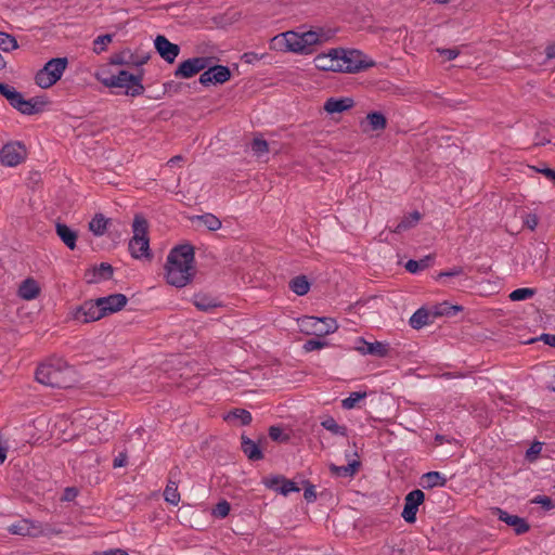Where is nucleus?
Here are the masks:
<instances>
[{"mask_svg": "<svg viewBox=\"0 0 555 555\" xmlns=\"http://www.w3.org/2000/svg\"><path fill=\"white\" fill-rule=\"evenodd\" d=\"M17 41L14 37L9 34L0 31V49L4 52H9L17 49Z\"/></svg>", "mask_w": 555, "mask_h": 555, "instance_id": "nucleus-39", "label": "nucleus"}, {"mask_svg": "<svg viewBox=\"0 0 555 555\" xmlns=\"http://www.w3.org/2000/svg\"><path fill=\"white\" fill-rule=\"evenodd\" d=\"M283 478L282 476H271V477H267L263 481V483L266 485V487H268L269 489H272V490H275L279 492V489L281 487V483L283 481Z\"/></svg>", "mask_w": 555, "mask_h": 555, "instance_id": "nucleus-48", "label": "nucleus"}, {"mask_svg": "<svg viewBox=\"0 0 555 555\" xmlns=\"http://www.w3.org/2000/svg\"><path fill=\"white\" fill-rule=\"evenodd\" d=\"M330 31L324 29L308 30L305 33L286 31L272 38L270 48L275 51L309 54L318 44L328 41Z\"/></svg>", "mask_w": 555, "mask_h": 555, "instance_id": "nucleus-1", "label": "nucleus"}, {"mask_svg": "<svg viewBox=\"0 0 555 555\" xmlns=\"http://www.w3.org/2000/svg\"><path fill=\"white\" fill-rule=\"evenodd\" d=\"M304 496L307 501H313L315 500L317 495H315V491H314V488L313 487H308L305 489V493H304Z\"/></svg>", "mask_w": 555, "mask_h": 555, "instance_id": "nucleus-57", "label": "nucleus"}, {"mask_svg": "<svg viewBox=\"0 0 555 555\" xmlns=\"http://www.w3.org/2000/svg\"><path fill=\"white\" fill-rule=\"evenodd\" d=\"M431 260H433L431 256H426V257H424L423 259H421L418 261H416V260H409L405 263V269L409 272H411V273H416L420 270H423V269L427 268L429 266V263L431 262Z\"/></svg>", "mask_w": 555, "mask_h": 555, "instance_id": "nucleus-37", "label": "nucleus"}, {"mask_svg": "<svg viewBox=\"0 0 555 555\" xmlns=\"http://www.w3.org/2000/svg\"><path fill=\"white\" fill-rule=\"evenodd\" d=\"M77 495V490L75 488H67L65 490V500H72Z\"/></svg>", "mask_w": 555, "mask_h": 555, "instance_id": "nucleus-61", "label": "nucleus"}, {"mask_svg": "<svg viewBox=\"0 0 555 555\" xmlns=\"http://www.w3.org/2000/svg\"><path fill=\"white\" fill-rule=\"evenodd\" d=\"M127 461H128L127 454H126V453H124V452H120V453H119V454L114 459L113 466H114L115 468L124 467V466H126Z\"/></svg>", "mask_w": 555, "mask_h": 555, "instance_id": "nucleus-52", "label": "nucleus"}, {"mask_svg": "<svg viewBox=\"0 0 555 555\" xmlns=\"http://www.w3.org/2000/svg\"><path fill=\"white\" fill-rule=\"evenodd\" d=\"M421 219V214L418 211H414L405 217L397 224L393 230L396 233H402L417 224Z\"/></svg>", "mask_w": 555, "mask_h": 555, "instance_id": "nucleus-32", "label": "nucleus"}, {"mask_svg": "<svg viewBox=\"0 0 555 555\" xmlns=\"http://www.w3.org/2000/svg\"><path fill=\"white\" fill-rule=\"evenodd\" d=\"M541 340L544 341L546 345L555 348V335H553V334H543L541 336Z\"/></svg>", "mask_w": 555, "mask_h": 555, "instance_id": "nucleus-56", "label": "nucleus"}, {"mask_svg": "<svg viewBox=\"0 0 555 555\" xmlns=\"http://www.w3.org/2000/svg\"><path fill=\"white\" fill-rule=\"evenodd\" d=\"M337 49H331L327 53H321L314 57V66L320 70L340 72Z\"/></svg>", "mask_w": 555, "mask_h": 555, "instance_id": "nucleus-17", "label": "nucleus"}, {"mask_svg": "<svg viewBox=\"0 0 555 555\" xmlns=\"http://www.w3.org/2000/svg\"><path fill=\"white\" fill-rule=\"evenodd\" d=\"M431 317L433 313H430L428 310H426L425 308H420L412 314L409 323L413 328L418 330L427 325L430 322Z\"/></svg>", "mask_w": 555, "mask_h": 555, "instance_id": "nucleus-29", "label": "nucleus"}, {"mask_svg": "<svg viewBox=\"0 0 555 555\" xmlns=\"http://www.w3.org/2000/svg\"><path fill=\"white\" fill-rule=\"evenodd\" d=\"M365 397L366 392H351L349 397L341 401V406L347 410L353 409L357 405V403L363 400Z\"/></svg>", "mask_w": 555, "mask_h": 555, "instance_id": "nucleus-41", "label": "nucleus"}, {"mask_svg": "<svg viewBox=\"0 0 555 555\" xmlns=\"http://www.w3.org/2000/svg\"><path fill=\"white\" fill-rule=\"evenodd\" d=\"M113 274V268L106 262H102L100 266L92 268L86 273L88 283H99L111 279Z\"/></svg>", "mask_w": 555, "mask_h": 555, "instance_id": "nucleus-21", "label": "nucleus"}, {"mask_svg": "<svg viewBox=\"0 0 555 555\" xmlns=\"http://www.w3.org/2000/svg\"><path fill=\"white\" fill-rule=\"evenodd\" d=\"M164 496H165V500L172 504V505H177L180 501V494L178 492V487L176 486L175 482L170 481L165 491H164Z\"/></svg>", "mask_w": 555, "mask_h": 555, "instance_id": "nucleus-38", "label": "nucleus"}, {"mask_svg": "<svg viewBox=\"0 0 555 555\" xmlns=\"http://www.w3.org/2000/svg\"><path fill=\"white\" fill-rule=\"evenodd\" d=\"M108 219L102 214L95 215L89 222V230L96 236H101L105 233L107 228Z\"/></svg>", "mask_w": 555, "mask_h": 555, "instance_id": "nucleus-31", "label": "nucleus"}, {"mask_svg": "<svg viewBox=\"0 0 555 555\" xmlns=\"http://www.w3.org/2000/svg\"><path fill=\"white\" fill-rule=\"evenodd\" d=\"M35 376L38 383L56 388L70 387L76 380L74 369L61 358H50L42 362Z\"/></svg>", "mask_w": 555, "mask_h": 555, "instance_id": "nucleus-3", "label": "nucleus"}, {"mask_svg": "<svg viewBox=\"0 0 555 555\" xmlns=\"http://www.w3.org/2000/svg\"><path fill=\"white\" fill-rule=\"evenodd\" d=\"M326 344L318 339H310L304 344V349L307 352L322 349Z\"/></svg>", "mask_w": 555, "mask_h": 555, "instance_id": "nucleus-49", "label": "nucleus"}, {"mask_svg": "<svg viewBox=\"0 0 555 555\" xmlns=\"http://www.w3.org/2000/svg\"><path fill=\"white\" fill-rule=\"evenodd\" d=\"M462 269L461 268H454L450 271H444V272H441L439 274V278H442V276H456V275H460L462 274Z\"/></svg>", "mask_w": 555, "mask_h": 555, "instance_id": "nucleus-58", "label": "nucleus"}, {"mask_svg": "<svg viewBox=\"0 0 555 555\" xmlns=\"http://www.w3.org/2000/svg\"><path fill=\"white\" fill-rule=\"evenodd\" d=\"M70 317L78 322L89 323L103 318L102 309L98 300H88L70 311Z\"/></svg>", "mask_w": 555, "mask_h": 555, "instance_id": "nucleus-9", "label": "nucleus"}, {"mask_svg": "<svg viewBox=\"0 0 555 555\" xmlns=\"http://www.w3.org/2000/svg\"><path fill=\"white\" fill-rule=\"evenodd\" d=\"M157 53L168 63H173L180 53V47L170 42L165 36L158 35L154 40Z\"/></svg>", "mask_w": 555, "mask_h": 555, "instance_id": "nucleus-15", "label": "nucleus"}, {"mask_svg": "<svg viewBox=\"0 0 555 555\" xmlns=\"http://www.w3.org/2000/svg\"><path fill=\"white\" fill-rule=\"evenodd\" d=\"M534 294H535L534 288L526 287V288H517V289L513 291L508 297L512 301H520V300H526V299L533 297Z\"/></svg>", "mask_w": 555, "mask_h": 555, "instance_id": "nucleus-40", "label": "nucleus"}, {"mask_svg": "<svg viewBox=\"0 0 555 555\" xmlns=\"http://www.w3.org/2000/svg\"><path fill=\"white\" fill-rule=\"evenodd\" d=\"M299 331L306 335L325 336L337 331L338 324L332 318L302 317L297 320Z\"/></svg>", "mask_w": 555, "mask_h": 555, "instance_id": "nucleus-6", "label": "nucleus"}, {"mask_svg": "<svg viewBox=\"0 0 555 555\" xmlns=\"http://www.w3.org/2000/svg\"><path fill=\"white\" fill-rule=\"evenodd\" d=\"M231 73L227 66L216 65L205 70L199 82L204 86L223 83L230 79Z\"/></svg>", "mask_w": 555, "mask_h": 555, "instance_id": "nucleus-14", "label": "nucleus"}, {"mask_svg": "<svg viewBox=\"0 0 555 555\" xmlns=\"http://www.w3.org/2000/svg\"><path fill=\"white\" fill-rule=\"evenodd\" d=\"M459 310H461L460 307L450 306L449 304L443 302L435 307V310L433 311V317L454 314Z\"/></svg>", "mask_w": 555, "mask_h": 555, "instance_id": "nucleus-43", "label": "nucleus"}, {"mask_svg": "<svg viewBox=\"0 0 555 555\" xmlns=\"http://www.w3.org/2000/svg\"><path fill=\"white\" fill-rule=\"evenodd\" d=\"M269 436H270V438H271L272 440L278 441V440H280V439H281V437H282V429H281V428H279V427H274V426H272V427H270V429H269Z\"/></svg>", "mask_w": 555, "mask_h": 555, "instance_id": "nucleus-55", "label": "nucleus"}, {"mask_svg": "<svg viewBox=\"0 0 555 555\" xmlns=\"http://www.w3.org/2000/svg\"><path fill=\"white\" fill-rule=\"evenodd\" d=\"M112 41H113V35H109V34L101 35L93 40L92 51L95 54H101L102 52H104L107 49L108 44Z\"/></svg>", "mask_w": 555, "mask_h": 555, "instance_id": "nucleus-36", "label": "nucleus"}, {"mask_svg": "<svg viewBox=\"0 0 555 555\" xmlns=\"http://www.w3.org/2000/svg\"><path fill=\"white\" fill-rule=\"evenodd\" d=\"M26 158V149L20 142H11L0 150V162L8 167H14Z\"/></svg>", "mask_w": 555, "mask_h": 555, "instance_id": "nucleus-11", "label": "nucleus"}, {"mask_svg": "<svg viewBox=\"0 0 555 555\" xmlns=\"http://www.w3.org/2000/svg\"><path fill=\"white\" fill-rule=\"evenodd\" d=\"M7 459V449L0 446V464Z\"/></svg>", "mask_w": 555, "mask_h": 555, "instance_id": "nucleus-63", "label": "nucleus"}, {"mask_svg": "<svg viewBox=\"0 0 555 555\" xmlns=\"http://www.w3.org/2000/svg\"><path fill=\"white\" fill-rule=\"evenodd\" d=\"M251 150L257 156H262L263 154L269 152V146L267 141L260 138H255L251 143Z\"/></svg>", "mask_w": 555, "mask_h": 555, "instance_id": "nucleus-44", "label": "nucleus"}, {"mask_svg": "<svg viewBox=\"0 0 555 555\" xmlns=\"http://www.w3.org/2000/svg\"><path fill=\"white\" fill-rule=\"evenodd\" d=\"M128 52H122L121 55L119 56H115L113 60H112V63L114 64H128L129 61L125 59V55L127 54Z\"/></svg>", "mask_w": 555, "mask_h": 555, "instance_id": "nucleus-60", "label": "nucleus"}, {"mask_svg": "<svg viewBox=\"0 0 555 555\" xmlns=\"http://www.w3.org/2000/svg\"><path fill=\"white\" fill-rule=\"evenodd\" d=\"M166 281L176 287H183L194 276V250L190 245L172 248L168 254L166 266Z\"/></svg>", "mask_w": 555, "mask_h": 555, "instance_id": "nucleus-2", "label": "nucleus"}, {"mask_svg": "<svg viewBox=\"0 0 555 555\" xmlns=\"http://www.w3.org/2000/svg\"><path fill=\"white\" fill-rule=\"evenodd\" d=\"M289 288L298 296H304L309 292L310 283L304 275L296 276L289 282Z\"/></svg>", "mask_w": 555, "mask_h": 555, "instance_id": "nucleus-33", "label": "nucleus"}, {"mask_svg": "<svg viewBox=\"0 0 555 555\" xmlns=\"http://www.w3.org/2000/svg\"><path fill=\"white\" fill-rule=\"evenodd\" d=\"M537 171L541 172L547 179H550V180L555 182V170L554 169H551V168H547V167H543V168H538Z\"/></svg>", "mask_w": 555, "mask_h": 555, "instance_id": "nucleus-54", "label": "nucleus"}, {"mask_svg": "<svg viewBox=\"0 0 555 555\" xmlns=\"http://www.w3.org/2000/svg\"><path fill=\"white\" fill-rule=\"evenodd\" d=\"M102 555H129L127 552L122 550H109L107 552H104Z\"/></svg>", "mask_w": 555, "mask_h": 555, "instance_id": "nucleus-62", "label": "nucleus"}, {"mask_svg": "<svg viewBox=\"0 0 555 555\" xmlns=\"http://www.w3.org/2000/svg\"><path fill=\"white\" fill-rule=\"evenodd\" d=\"M346 457L349 459V454H346ZM360 467V461L357 459L348 460L347 465H330L331 473L336 477H352L356 475Z\"/></svg>", "mask_w": 555, "mask_h": 555, "instance_id": "nucleus-22", "label": "nucleus"}, {"mask_svg": "<svg viewBox=\"0 0 555 555\" xmlns=\"http://www.w3.org/2000/svg\"><path fill=\"white\" fill-rule=\"evenodd\" d=\"M447 478L439 472H429L422 476V485L424 488L443 487Z\"/></svg>", "mask_w": 555, "mask_h": 555, "instance_id": "nucleus-30", "label": "nucleus"}, {"mask_svg": "<svg viewBox=\"0 0 555 555\" xmlns=\"http://www.w3.org/2000/svg\"><path fill=\"white\" fill-rule=\"evenodd\" d=\"M321 425L322 427H324L326 430L331 431L334 435H347L346 426L337 424V422L332 416H326L325 418H323Z\"/></svg>", "mask_w": 555, "mask_h": 555, "instance_id": "nucleus-34", "label": "nucleus"}, {"mask_svg": "<svg viewBox=\"0 0 555 555\" xmlns=\"http://www.w3.org/2000/svg\"><path fill=\"white\" fill-rule=\"evenodd\" d=\"M341 73H358L374 66V62L359 50L337 49Z\"/></svg>", "mask_w": 555, "mask_h": 555, "instance_id": "nucleus-5", "label": "nucleus"}, {"mask_svg": "<svg viewBox=\"0 0 555 555\" xmlns=\"http://www.w3.org/2000/svg\"><path fill=\"white\" fill-rule=\"evenodd\" d=\"M242 450L251 461H258L263 457L258 444L248 437L242 436Z\"/></svg>", "mask_w": 555, "mask_h": 555, "instance_id": "nucleus-28", "label": "nucleus"}, {"mask_svg": "<svg viewBox=\"0 0 555 555\" xmlns=\"http://www.w3.org/2000/svg\"><path fill=\"white\" fill-rule=\"evenodd\" d=\"M300 489L297 485L288 479L283 478L279 492L283 495H288L291 492H299Z\"/></svg>", "mask_w": 555, "mask_h": 555, "instance_id": "nucleus-45", "label": "nucleus"}, {"mask_svg": "<svg viewBox=\"0 0 555 555\" xmlns=\"http://www.w3.org/2000/svg\"><path fill=\"white\" fill-rule=\"evenodd\" d=\"M225 421H238L242 425H248L251 422V414L244 409H235L227 414Z\"/></svg>", "mask_w": 555, "mask_h": 555, "instance_id": "nucleus-35", "label": "nucleus"}, {"mask_svg": "<svg viewBox=\"0 0 555 555\" xmlns=\"http://www.w3.org/2000/svg\"><path fill=\"white\" fill-rule=\"evenodd\" d=\"M386 117L378 112H373L367 114L365 121H362L361 126L364 131L367 130H383L386 127Z\"/></svg>", "mask_w": 555, "mask_h": 555, "instance_id": "nucleus-24", "label": "nucleus"}, {"mask_svg": "<svg viewBox=\"0 0 555 555\" xmlns=\"http://www.w3.org/2000/svg\"><path fill=\"white\" fill-rule=\"evenodd\" d=\"M522 221H524V224L532 231L537 228V225L539 223V219H538L537 215H534V214H526L522 217Z\"/></svg>", "mask_w": 555, "mask_h": 555, "instance_id": "nucleus-50", "label": "nucleus"}, {"mask_svg": "<svg viewBox=\"0 0 555 555\" xmlns=\"http://www.w3.org/2000/svg\"><path fill=\"white\" fill-rule=\"evenodd\" d=\"M437 52L440 55H443L448 61L454 60L460 53L457 49H442V48H438Z\"/></svg>", "mask_w": 555, "mask_h": 555, "instance_id": "nucleus-51", "label": "nucleus"}, {"mask_svg": "<svg viewBox=\"0 0 555 555\" xmlns=\"http://www.w3.org/2000/svg\"><path fill=\"white\" fill-rule=\"evenodd\" d=\"M545 54H546L547 60L555 59V42H553L546 47Z\"/></svg>", "mask_w": 555, "mask_h": 555, "instance_id": "nucleus-59", "label": "nucleus"}, {"mask_svg": "<svg viewBox=\"0 0 555 555\" xmlns=\"http://www.w3.org/2000/svg\"><path fill=\"white\" fill-rule=\"evenodd\" d=\"M424 492L420 489L413 490L406 494L404 499V507L401 513L402 518L406 522H415L418 506L424 502Z\"/></svg>", "mask_w": 555, "mask_h": 555, "instance_id": "nucleus-12", "label": "nucleus"}, {"mask_svg": "<svg viewBox=\"0 0 555 555\" xmlns=\"http://www.w3.org/2000/svg\"><path fill=\"white\" fill-rule=\"evenodd\" d=\"M542 446H543L542 442H539V441L533 442L531 444V447L526 452L527 460L534 461L537 459V456L541 453Z\"/></svg>", "mask_w": 555, "mask_h": 555, "instance_id": "nucleus-47", "label": "nucleus"}, {"mask_svg": "<svg viewBox=\"0 0 555 555\" xmlns=\"http://www.w3.org/2000/svg\"><path fill=\"white\" fill-rule=\"evenodd\" d=\"M533 502L541 504L546 509H550L553 507V502L547 496H537Z\"/></svg>", "mask_w": 555, "mask_h": 555, "instance_id": "nucleus-53", "label": "nucleus"}, {"mask_svg": "<svg viewBox=\"0 0 555 555\" xmlns=\"http://www.w3.org/2000/svg\"><path fill=\"white\" fill-rule=\"evenodd\" d=\"M9 532L18 535H39L42 532L41 526L29 519H21L9 527Z\"/></svg>", "mask_w": 555, "mask_h": 555, "instance_id": "nucleus-18", "label": "nucleus"}, {"mask_svg": "<svg viewBox=\"0 0 555 555\" xmlns=\"http://www.w3.org/2000/svg\"><path fill=\"white\" fill-rule=\"evenodd\" d=\"M193 304L198 310L205 311V312H209V311L214 310L215 308L219 307V305H220L216 298H214L209 295H206V294L194 295Z\"/></svg>", "mask_w": 555, "mask_h": 555, "instance_id": "nucleus-27", "label": "nucleus"}, {"mask_svg": "<svg viewBox=\"0 0 555 555\" xmlns=\"http://www.w3.org/2000/svg\"><path fill=\"white\" fill-rule=\"evenodd\" d=\"M0 94L3 95L13 107L23 114L30 115L36 111L35 104H33L31 101L24 100L20 92L7 83H0Z\"/></svg>", "mask_w": 555, "mask_h": 555, "instance_id": "nucleus-10", "label": "nucleus"}, {"mask_svg": "<svg viewBox=\"0 0 555 555\" xmlns=\"http://www.w3.org/2000/svg\"><path fill=\"white\" fill-rule=\"evenodd\" d=\"M102 82L109 88H125L126 94L131 96L140 95L144 90L141 79L126 70H120L117 75L103 79Z\"/></svg>", "mask_w": 555, "mask_h": 555, "instance_id": "nucleus-8", "label": "nucleus"}, {"mask_svg": "<svg viewBox=\"0 0 555 555\" xmlns=\"http://www.w3.org/2000/svg\"><path fill=\"white\" fill-rule=\"evenodd\" d=\"M354 102L351 98H330L324 103V111L331 115L350 109Z\"/></svg>", "mask_w": 555, "mask_h": 555, "instance_id": "nucleus-20", "label": "nucleus"}, {"mask_svg": "<svg viewBox=\"0 0 555 555\" xmlns=\"http://www.w3.org/2000/svg\"><path fill=\"white\" fill-rule=\"evenodd\" d=\"M361 346L358 347V350L363 354H373L377 357H385L388 352L387 345L375 341V343H367L365 340H361Z\"/></svg>", "mask_w": 555, "mask_h": 555, "instance_id": "nucleus-25", "label": "nucleus"}, {"mask_svg": "<svg viewBox=\"0 0 555 555\" xmlns=\"http://www.w3.org/2000/svg\"><path fill=\"white\" fill-rule=\"evenodd\" d=\"M100 308L102 309L103 315L114 313L122 309L127 304V297L122 294H114L106 297L96 299Z\"/></svg>", "mask_w": 555, "mask_h": 555, "instance_id": "nucleus-16", "label": "nucleus"}, {"mask_svg": "<svg viewBox=\"0 0 555 555\" xmlns=\"http://www.w3.org/2000/svg\"><path fill=\"white\" fill-rule=\"evenodd\" d=\"M147 230V220L141 215H135L132 223L133 236L128 245L131 256L135 259L151 258Z\"/></svg>", "mask_w": 555, "mask_h": 555, "instance_id": "nucleus-4", "label": "nucleus"}, {"mask_svg": "<svg viewBox=\"0 0 555 555\" xmlns=\"http://www.w3.org/2000/svg\"><path fill=\"white\" fill-rule=\"evenodd\" d=\"M82 459L93 460L94 462H98V457L91 452L83 454Z\"/></svg>", "mask_w": 555, "mask_h": 555, "instance_id": "nucleus-64", "label": "nucleus"}, {"mask_svg": "<svg viewBox=\"0 0 555 555\" xmlns=\"http://www.w3.org/2000/svg\"><path fill=\"white\" fill-rule=\"evenodd\" d=\"M55 229H56V234L62 240V242L69 249H75L76 241H77V233L75 231H73L70 228H68L66 224H63V223H57Z\"/></svg>", "mask_w": 555, "mask_h": 555, "instance_id": "nucleus-26", "label": "nucleus"}, {"mask_svg": "<svg viewBox=\"0 0 555 555\" xmlns=\"http://www.w3.org/2000/svg\"><path fill=\"white\" fill-rule=\"evenodd\" d=\"M230 509V504L227 501H221L215 506L212 514L218 518H224L229 515Z\"/></svg>", "mask_w": 555, "mask_h": 555, "instance_id": "nucleus-46", "label": "nucleus"}, {"mask_svg": "<svg viewBox=\"0 0 555 555\" xmlns=\"http://www.w3.org/2000/svg\"><path fill=\"white\" fill-rule=\"evenodd\" d=\"M209 59L207 57H193L182 62L175 72V76L179 78H191L199 72L207 68Z\"/></svg>", "mask_w": 555, "mask_h": 555, "instance_id": "nucleus-13", "label": "nucleus"}, {"mask_svg": "<svg viewBox=\"0 0 555 555\" xmlns=\"http://www.w3.org/2000/svg\"><path fill=\"white\" fill-rule=\"evenodd\" d=\"M493 514L498 515L500 520H502L506 525L513 527L517 534L525 533L529 530V526L525 521V519H522L516 515H509L508 513H506L505 511H503L501 508H495Z\"/></svg>", "mask_w": 555, "mask_h": 555, "instance_id": "nucleus-19", "label": "nucleus"}, {"mask_svg": "<svg viewBox=\"0 0 555 555\" xmlns=\"http://www.w3.org/2000/svg\"><path fill=\"white\" fill-rule=\"evenodd\" d=\"M67 66V59L66 57H56L50 60L43 68H41L36 74V83L40 88H50L53 86L57 80L61 79L64 70Z\"/></svg>", "mask_w": 555, "mask_h": 555, "instance_id": "nucleus-7", "label": "nucleus"}, {"mask_svg": "<svg viewBox=\"0 0 555 555\" xmlns=\"http://www.w3.org/2000/svg\"><path fill=\"white\" fill-rule=\"evenodd\" d=\"M18 296L24 300H33L37 298L40 294V286L31 278L26 279L22 282V284L18 287Z\"/></svg>", "mask_w": 555, "mask_h": 555, "instance_id": "nucleus-23", "label": "nucleus"}, {"mask_svg": "<svg viewBox=\"0 0 555 555\" xmlns=\"http://www.w3.org/2000/svg\"><path fill=\"white\" fill-rule=\"evenodd\" d=\"M198 220L210 231H216L221 227V221L211 214L203 215L198 217Z\"/></svg>", "mask_w": 555, "mask_h": 555, "instance_id": "nucleus-42", "label": "nucleus"}]
</instances>
